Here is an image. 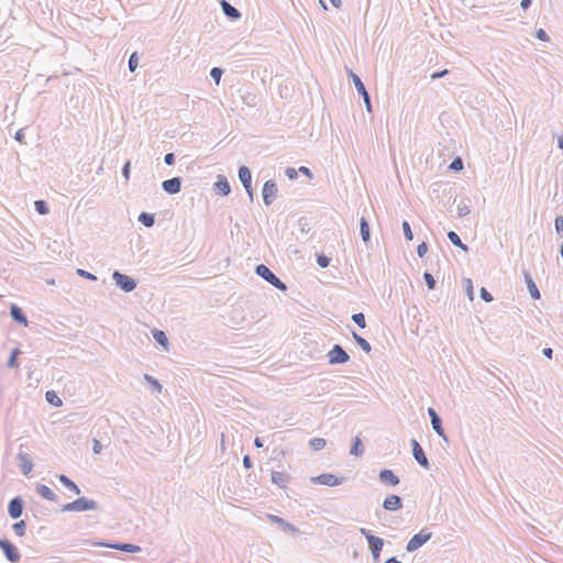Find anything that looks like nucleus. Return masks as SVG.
Returning a JSON list of instances; mask_svg holds the SVG:
<instances>
[{
    "label": "nucleus",
    "mask_w": 563,
    "mask_h": 563,
    "mask_svg": "<svg viewBox=\"0 0 563 563\" xmlns=\"http://www.w3.org/2000/svg\"><path fill=\"white\" fill-rule=\"evenodd\" d=\"M349 360L350 355L340 344H334L328 352V361L331 365L345 364Z\"/></svg>",
    "instance_id": "nucleus-5"
},
{
    "label": "nucleus",
    "mask_w": 563,
    "mask_h": 563,
    "mask_svg": "<svg viewBox=\"0 0 563 563\" xmlns=\"http://www.w3.org/2000/svg\"><path fill=\"white\" fill-rule=\"evenodd\" d=\"M363 443L361 438L357 435L355 437L350 453L354 456H361L363 454Z\"/></svg>",
    "instance_id": "nucleus-34"
},
{
    "label": "nucleus",
    "mask_w": 563,
    "mask_h": 563,
    "mask_svg": "<svg viewBox=\"0 0 563 563\" xmlns=\"http://www.w3.org/2000/svg\"><path fill=\"white\" fill-rule=\"evenodd\" d=\"M427 252H428V245L426 242H422L417 246V254L419 257H423Z\"/></svg>",
    "instance_id": "nucleus-54"
},
{
    "label": "nucleus",
    "mask_w": 563,
    "mask_h": 563,
    "mask_svg": "<svg viewBox=\"0 0 563 563\" xmlns=\"http://www.w3.org/2000/svg\"><path fill=\"white\" fill-rule=\"evenodd\" d=\"M432 538V533L428 529H422L408 541L406 550L413 552L426 544Z\"/></svg>",
    "instance_id": "nucleus-4"
},
{
    "label": "nucleus",
    "mask_w": 563,
    "mask_h": 563,
    "mask_svg": "<svg viewBox=\"0 0 563 563\" xmlns=\"http://www.w3.org/2000/svg\"><path fill=\"white\" fill-rule=\"evenodd\" d=\"M402 507V500L398 495H389L383 501V508L387 511H397Z\"/></svg>",
    "instance_id": "nucleus-18"
},
{
    "label": "nucleus",
    "mask_w": 563,
    "mask_h": 563,
    "mask_svg": "<svg viewBox=\"0 0 563 563\" xmlns=\"http://www.w3.org/2000/svg\"><path fill=\"white\" fill-rule=\"evenodd\" d=\"M401 227H402V231H404L406 240L407 241H412L413 233H412V230H411V227H410L409 222L404 220Z\"/></svg>",
    "instance_id": "nucleus-46"
},
{
    "label": "nucleus",
    "mask_w": 563,
    "mask_h": 563,
    "mask_svg": "<svg viewBox=\"0 0 563 563\" xmlns=\"http://www.w3.org/2000/svg\"><path fill=\"white\" fill-rule=\"evenodd\" d=\"M410 444L412 449V455L417 463L424 468H429V460L427 459L426 453L419 442L416 439H411Z\"/></svg>",
    "instance_id": "nucleus-12"
},
{
    "label": "nucleus",
    "mask_w": 563,
    "mask_h": 563,
    "mask_svg": "<svg viewBox=\"0 0 563 563\" xmlns=\"http://www.w3.org/2000/svg\"><path fill=\"white\" fill-rule=\"evenodd\" d=\"M327 444V441L323 438H313L309 441V448L312 451H320Z\"/></svg>",
    "instance_id": "nucleus-38"
},
{
    "label": "nucleus",
    "mask_w": 563,
    "mask_h": 563,
    "mask_svg": "<svg viewBox=\"0 0 563 563\" xmlns=\"http://www.w3.org/2000/svg\"><path fill=\"white\" fill-rule=\"evenodd\" d=\"M352 320L361 329L366 328V320H365L364 313L357 312V313L352 314Z\"/></svg>",
    "instance_id": "nucleus-43"
},
{
    "label": "nucleus",
    "mask_w": 563,
    "mask_h": 563,
    "mask_svg": "<svg viewBox=\"0 0 563 563\" xmlns=\"http://www.w3.org/2000/svg\"><path fill=\"white\" fill-rule=\"evenodd\" d=\"M152 333H153V338H154V340L156 341L157 344H159V345H162L164 347H167L169 342H168L167 335L165 334L164 331L158 330V329H154L152 331Z\"/></svg>",
    "instance_id": "nucleus-33"
},
{
    "label": "nucleus",
    "mask_w": 563,
    "mask_h": 563,
    "mask_svg": "<svg viewBox=\"0 0 563 563\" xmlns=\"http://www.w3.org/2000/svg\"><path fill=\"white\" fill-rule=\"evenodd\" d=\"M268 518L271 519L272 522H275V523L279 525L280 527H283L284 530L291 531V532L296 531V528L292 525H290L289 522H287L286 520H284L282 517H278L275 515H269Z\"/></svg>",
    "instance_id": "nucleus-31"
},
{
    "label": "nucleus",
    "mask_w": 563,
    "mask_h": 563,
    "mask_svg": "<svg viewBox=\"0 0 563 563\" xmlns=\"http://www.w3.org/2000/svg\"><path fill=\"white\" fill-rule=\"evenodd\" d=\"M271 481L279 488H286L290 481V475L285 472L274 471L272 472Z\"/></svg>",
    "instance_id": "nucleus-21"
},
{
    "label": "nucleus",
    "mask_w": 563,
    "mask_h": 563,
    "mask_svg": "<svg viewBox=\"0 0 563 563\" xmlns=\"http://www.w3.org/2000/svg\"><path fill=\"white\" fill-rule=\"evenodd\" d=\"M162 188L169 195L178 194L181 189V178L173 177L170 179H166L162 183Z\"/></svg>",
    "instance_id": "nucleus-15"
},
{
    "label": "nucleus",
    "mask_w": 563,
    "mask_h": 563,
    "mask_svg": "<svg viewBox=\"0 0 563 563\" xmlns=\"http://www.w3.org/2000/svg\"><path fill=\"white\" fill-rule=\"evenodd\" d=\"M542 354L547 357V358H552L553 356V350L551 347H544L542 350Z\"/></svg>",
    "instance_id": "nucleus-63"
},
{
    "label": "nucleus",
    "mask_w": 563,
    "mask_h": 563,
    "mask_svg": "<svg viewBox=\"0 0 563 563\" xmlns=\"http://www.w3.org/2000/svg\"><path fill=\"white\" fill-rule=\"evenodd\" d=\"M360 533L365 537L368 543V549L371 554L374 552H382L384 547V539L380 537L374 536L371 530L366 528H361Z\"/></svg>",
    "instance_id": "nucleus-6"
},
{
    "label": "nucleus",
    "mask_w": 563,
    "mask_h": 563,
    "mask_svg": "<svg viewBox=\"0 0 563 563\" xmlns=\"http://www.w3.org/2000/svg\"><path fill=\"white\" fill-rule=\"evenodd\" d=\"M243 465L245 468H251L252 467V460L250 457V455H244L243 456Z\"/></svg>",
    "instance_id": "nucleus-62"
},
{
    "label": "nucleus",
    "mask_w": 563,
    "mask_h": 563,
    "mask_svg": "<svg viewBox=\"0 0 563 563\" xmlns=\"http://www.w3.org/2000/svg\"><path fill=\"white\" fill-rule=\"evenodd\" d=\"M36 493L43 497L44 499H47L49 501H55L57 499L56 494L46 485L44 484H37L36 485Z\"/></svg>",
    "instance_id": "nucleus-23"
},
{
    "label": "nucleus",
    "mask_w": 563,
    "mask_h": 563,
    "mask_svg": "<svg viewBox=\"0 0 563 563\" xmlns=\"http://www.w3.org/2000/svg\"><path fill=\"white\" fill-rule=\"evenodd\" d=\"M536 37L543 42L550 41L548 33L543 29H539L536 31Z\"/></svg>",
    "instance_id": "nucleus-52"
},
{
    "label": "nucleus",
    "mask_w": 563,
    "mask_h": 563,
    "mask_svg": "<svg viewBox=\"0 0 563 563\" xmlns=\"http://www.w3.org/2000/svg\"><path fill=\"white\" fill-rule=\"evenodd\" d=\"M0 549L3 551V554L9 562L16 563L20 561L21 554L11 541L0 539Z\"/></svg>",
    "instance_id": "nucleus-9"
},
{
    "label": "nucleus",
    "mask_w": 563,
    "mask_h": 563,
    "mask_svg": "<svg viewBox=\"0 0 563 563\" xmlns=\"http://www.w3.org/2000/svg\"><path fill=\"white\" fill-rule=\"evenodd\" d=\"M220 7L228 19L235 21L241 18V12L227 0H220Z\"/></svg>",
    "instance_id": "nucleus-20"
},
{
    "label": "nucleus",
    "mask_w": 563,
    "mask_h": 563,
    "mask_svg": "<svg viewBox=\"0 0 563 563\" xmlns=\"http://www.w3.org/2000/svg\"><path fill=\"white\" fill-rule=\"evenodd\" d=\"M77 275L89 280H97V276L81 268L77 269Z\"/></svg>",
    "instance_id": "nucleus-51"
},
{
    "label": "nucleus",
    "mask_w": 563,
    "mask_h": 563,
    "mask_svg": "<svg viewBox=\"0 0 563 563\" xmlns=\"http://www.w3.org/2000/svg\"><path fill=\"white\" fill-rule=\"evenodd\" d=\"M449 73L448 69H444V70H440V71H435L431 75V78L432 79H437V78H442L444 77L446 74Z\"/></svg>",
    "instance_id": "nucleus-61"
},
{
    "label": "nucleus",
    "mask_w": 563,
    "mask_h": 563,
    "mask_svg": "<svg viewBox=\"0 0 563 563\" xmlns=\"http://www.w3.org/2000/svg\"><path fill=\"white\" fill-rule=\"evenodd\" d=\"M378 479L382 483L387 484L389 486H396L400 482L399 477L389 468L380 470L378 474Z\"/></svg>",
    "instance_id": "nucleus-16"
},
{
    "label": "nucleus",
    "mask_w": 563,
    "mask_h": 563,
    "mask_svg": "<svg viewBox=\"0 0 563 563\" xmlns=\"http://www.w3.org/2000/svg\"><path fill=\"white\" fill-rule=\"evenodd\" d=\"M58 481L70 492L75 493L76 495H80L81 490L79 486L70 479L68 476L64 474L57 475Z\"/></svg>",
    "instance_id": "nucleus-24"
},
{
    "label": "nucleus",
    "mask_w": 563,
    "mask_h": 563,
    "mask_svg": "<svg viewBox=\"0 0 563 563\" xmlns=\"http://www.w3.org/2000/svg\"><path fill=\"white\" fill-rule=\"evenodd\" d=\"M45 399L48 404H51L55 407H59L63 405L62 399L56 395V393L54 390L46 391Z\"/></svg>",
    "instance_id": "nucleus-36"
},
{
    "label": "nucleus",
    "mask_w": 563,
    "mask_h": 563,
    "mask_svg": "<svg viewBox=\"0 0 563 563\" xmlns=\"http://www.w3.org/2000/svg\"><path fill=\"white\" fill-rule=\"evenodd\" d=\"M479 296L485 302H490L494 300L492 294L485 287L481 288Z\"/></svg>",
    "instance_id": "nucleus-49"
},
{
    "label": "nucleus",
    "mask_w": 563,
    "mask_h": 563,
    "mask_svg": "<svg viewBox=\"0 0 563 563\" xmlns=\"http://www.w3.org/2000/svg\"><path fill=\"white\" fill-rule=\"evenodd\" d=\"M164 163L168 166H172L174 165L175 163V155L174 153H167L165 156H164Z\"/></svg>",
    "instance_id": "nucleus-58"
},
{
    "label": "nucleus",
    "mask_w": 563,
    "mask_h": 563,
    "mask_svg": "<svg viewBox=\"0 0 563 563\" xmlns=\"http://www.w3.org/2000/svg\"><path fill=\"white\" fill-rule=\"evenodd\" d=\"M470 203H471L470 198H463L460 201V203L457 205V216L460 218L470 214V212H471Z\"/></svg>",
    "instance_id": "nucleus-30"
},
{
    "label": "nucleus",
    "mask_w": 563,
    "mask_h": 563,
    "mask_svg": "<svg viewBox=\"0 0 563 563\" xmlns=\"http://www.w3.org/2000/svg\"><path fill=\"white\" fill-rule=\"evenodd\" d=\"M298 172H300V173H302V174L307 175V176H308V177H310V178L312 177V173H311V170H310L308 167H306V166H301V167L298 169Z\"/></svg>",
    "instance_id": "nucleus-64"
},
{
    "label": "nucleus",
    "mask_w": 563,
    "mask_h": 563,
    "mask_svg": "<svg viewBox=\"0 0 563 563\" xmlns=\"http://www.w3.org/2000/svg\"><path fill=\"white\" fill-rule=\"evenodd\" d=\"M555 230L559 234H563V216H559L555 219Z\"/></svg>",
    "instance_id": "nucleus-56"
},
{
    "label": "nucleus",
    "mask_w": 563,
    "mask_h": 563,
    "mask_svg": "<svg viewBox=\"0 0 563 563\" xmlns=\"http://www.w3.org/2000/svg\"><path fill=\"white\" fill-rule=\"evenodd\" d=\"M243 187H244L246 194L249 195L250 201L252 202L253 198H254V191H253L252 183L250 185H243Z\"/></svg>",
    "instance_id": "nucleus-59"
},
{
    "label": "nucleus",
    "mask_w": 563,
    "mask_h": 563,
    "mask_svg": "<svg viewBox=\"0 0 563 563\" xmlns=\"http://www.w3.org/2000/svg\"><path fill=\"white\" fill-rule=\"evenodd\" d=\"M14 140L20 143L24 142V130L23 129H20L15 132Z\"/></svg>",
    "instance_id": "nucleus-60"
},
{
    "label": "nucleus",
    "mask_w": 563,
    "mask_h": 563,
    "mask_svg": "<svg viewBox=\"0 0 563 563\" xmlns=\"http://www.w3.org/2000/svg\"><path fill=\"white\" fill-rule=\"evenodd\" d=\"M112 279L115 282V285L124 292H131L137 286V283L133 277L125 275L119 271H114L112 273Z\"/></svg>",
    "instance_id": "nucleus-3"
},
{
    "label": "nucleus",
    "mask_w": 563,
    "mask_h": 563,
    "mask_svg": "<svg viewBox=\"0 0 563 563\" xmlns=\"http://www.w3.org/2000/svg\"><path fill=\"white\" fill-rule=\"evenodd\" d=\"M428 415L430 417V420H431V426H432V429L433 431L443 439L444 442H449V439L444 432V429H443V426H442V419L441 417L438 415V412L435 411V409H433L432 407H429L428 408Z\"/></svg>",
    "instance_id": "nucleus-10"
},
{
    "label": "nucleus",
    "mask_w": 563,
    "mask_h": 563,
    "mask_svg": "<svg viewBox=\"0 0 563 563\" xmlns=\"http://www.w3.org/2000/svg\"><path fill=\"white\" fill-rule=\"evenodd\" d=\"M310 482L313 484L325 485V486H338L344 482V477H339L331 473H323L318 476H312Z\"/></svg>",
    "instance_id": "nucleus-7"
},
{
    "label": "nucleus",
    "mask_w": 563,
    "mask_h": 563,
    "mask_svg": "<svg viewBox=\"0 0 563 563\" xmlns=\"http://www.w3.org/2000/svg\"><path fill=\"white\" fill-rule=\"evenodd\" d=\"M214 189L220 196H228L231 192V186L228 178L223 175H218L217 181L214 183Z\"/></svg>",
    "instance_id": "nucleus-19"
},
{
    "label": "nucleus",
    "mask_w": 563,
    "mask_h": 563,
    "mask_svg": "<svg viewBox=\"0 0 563 563\" xmlns=\"http://www.w3.org/2000/svg\"><path fill=\"white\" fill-rule=\"evenodd\" d=\"M352 336L355 341V343L365 352L369 353L372 351L371 344L358 333L355 331H352Z\"/></svg>",
    "instance_id": "nucleus-29"
},
{
    "label": "nucleus",
    "mask_w": 563,
    "mask_h": 563,
    "mask_svg": "<svg viewBox=\"0 0 563 563\" xmlns=\"http://www.w3.org/2000/svg\"><path fill=\"white\" fill-rule=\"evenodd\" d=\"M450 169L459 172L463 169V162L460 157L454 158L450 164Z\"/></svg>",
    "instance_id": "nucleus-50"
},
{
    "label": "nucleus",
    "mask_w": 563,
    "mask_h": 563,
    "mask_svg": "<svg viewBox=\"0 0 563 563\" xmlns=\"http://www.w3.org/2000/svg\"><path fill=\"white\" fill-rule=\"evenodd\" d=\"M20 353H21V351L18 347H15L11 351L8 363H7L8 367L14 368V367L19 366L18 356L20 355Z\"/></svg>",
    "instance_id": "nucleus-39"
},
{
    "label": "nucleus",
    "mask_w": 563,
    "mask_h": 563,
    "mask_svg": "<svg viewBox=\"0 0 563 563\" xmlns=\"http://www.w3.org/2000/svg\"><path fill=\"white\" fill-rule=\"evenodd\" d=\"M139 222H141L146 228H151L155 223V216L153 213L143 211L139 216Z\"/></svg>",
    "instance_id": "nucleus-32"
},
{
    "label": "nucleus",
    "mask_w": 563,
    "mask_h": 563,
    "mask_svg": "<svg viewBox=\"0 0 563 563\" xmlns=\"http://www.w3.org/2000/svg\"><path fill=\"white\" fill-rule=\"evenodd\" d=\"M360 233L364 243H368L371 240V229L367 220L362 217L360 220Z\"/></svg>",
    "instance_id": "nucleus-26"
},
{
    "label": "nucleus",
    "mask_w": 563,
    "mask_h": 563,
    "mask_svg": "<svg viewBox=\"0 0 563 563\" xmlns=\"http://www.w3.org/2000/svg\"><path fill=\"white\" fill-rule=\"evenodd\" d=\"M131 173V162L126 161L122 167V176L128 180Z\"/></svg>",
    "instance_id": "nucleus-53"
},
{
    "label": "nucleus",
    "mask_w": 563,
    "mask_h": 563,
    "mask_svg": "<svg viewBox=\"0 0 563 563\" xmlns=\"http://www.w3.org/2000/svg\"><path fill=\"white\" fill-rule=\"evenodd\" d=\"M448 239L450 240V242L456 246V247H460L461 250H463L464 252H467L468 251V246L466 244H464L461 240V238L459 236V234L454 231H449L448 232Z\"/></svg>",
    "instance_id": "nucleus-28"
},
{
    "label": "nucleus",
    "mask_w": 563,
    "mask_h": 563,
    "mask_svg": "<svg viewBox=\"0 0 563 563\" xmlns=\"http://www.w3.org/2000/svg\"><path fill=\"white\" fill-rule=\"evenodd\" d=\"M99 509V505L97 501L92 499H88L86 497H79L74 501L67 503L62 507L63 512L70 511H88V510H97Z\"/></svg>",
    "instance_id": "nucleus-1"
},
{
    "label": "nucleus",
    "mask_w": 563,
    "mask_h": 563,
    "mask_svg": "<svg viewBox=\"0 0 563 563\" xmlns=\"http://www.w3.org/2000/svg\"><path fill=\"white\" fill-rule=\"evenodd\" d=\"M144 380L151 386L152 390L156 393L162 391V384L155 377L144 374Z\"/></svg>",
    "instance_id": "nucleus-37"
},
{
    "label": "nucleus",
    "mask_w": 563,
    "mask_h": 563,
    "mask_svg": "<svg viewBox=\"0 0 563 563\" xmlns=\"http://www.w3.org/2000/svg\"><path fill=\"white\" fill-rule=\"evenodd\" d=\"M35 210L38 214L45 216L49 212V208L44 200H36L34 202Z\"/></svg>",
    "instance_id": "nucleus-41"
},
{
    "label": "nucleus",
    "mask_w": 563,
    "mask_h": 563,
    "mask_svg": "<svg viewBox=\"0 0 563 563\" xmlns=\"http://www.w3.org/2000/svg\"><path fill=\"white\" fill-rule=\"evenodd\" d=\"M24 501L21 496L13 497L8 505V514L12 519H19L23 514Z\"/></svg>",
    "instance_id": "nucleus-13"
},
{
    "label": "nucleus",
    "mask_w": 563,
    "mask_h": 563,
    "mask_svg": "<svg viewBox=\"0 0 563 563\" xmlns=\"http://www.w3.org/2000/svg\"><path fill=\"white\" fill-rule=\"evenodd\" d=\"M238 175L242 185H250L252 183V173L247 166H241Z\"/></svg>",
    "instance_id": "nucleus-27"
},
{
    "label": "nucleus",
    "mask_w": 563,
    "mask_h": 563,
    "mask_svg": "<svg viewBox=\"0 0 563 563\" xmlns=\"http://www.w3.org/2000/svg\"><path fill=\"white\" fill-rule=\"evenodd\" d=\"M464 291L467 298L473 301L474 300V287L471 278H463L462 280Z\"/></svg>",
    "instance_id": "nucleus-35"
},
{
    "label": "nucleus",
    "mask_w": 563,
    "mask_h": 563,
    "mask_svg": "<svg viewBox=\"0 0 563 563\" xmlns=\"http://www.w3.org/2000/svg\"><path fill=\"white\" fill-rule=\"evenodd\" d=\"M423 279H424L426 284H427L428 289L431 290V289L435 288L437 282H435V279H434V277H433V275L431 273L424 272Z\"/></svg>",
    "instance_id": "nucleus-45"
},
{
    "label": "nucleus",
    "mask_w": 563,
    "mask_h": 563,
    "mask_svg": "<svg viewBox=\"0 0 563 563\" xmlns=\"http://www.w3.org/2000/svg\"><path fill=\"white\" fill-rule=\"evenodd\" d=\"M139 65L137 54L134 52L130 55L128 66L131 73H134Z\"/></svg>",
    "instance_id": "nucleus-44"
},
{
    "label": "nucleus",
    "mask_w": 563,
    "mask_h": 563,
    "mask_svg": "<svg viewBox=\"0 0 563 563\" xmlns=\"http://www.w3.org/2000/svg\"><path fill=\"white\" fill-rule=\"evenodd\" d=\"M330 257L323 253L317 255V263L321 268L328 267L330 265Z\"/></svg>",
    "instance_id": "nucleus-48"
},
{
    "label": "nucleus",
    "mask_w": 563,
    "mask_h": 563,
    "mask_svg": "<svg viewBox=\"0 0 563 563\" xmlns=\"http://www.w3.org/2000/svg\"><path fill=\"white\" fill-rule=\"evenodd\" d=\"M525 280H526L530 296L533 299H540V291H539L536 283L533 282L531 275L528 272H525Z\"/></svg>",
    "instance_id": "nucleus-25"
},
{
    "label": "nucleus",
    "mask_w": 563,
    "mask_h": 563,
    "mask_svg": "<svg viewBox=\"0 0 563 563\" xmlns=\"http://www.w3.org/2000/svg\"><path fill=\"white\" fill-rule=\"evenodd\" d=\"M19 466L23 475H29L33 470V463L27 453L20 451L16 455Z\"/></svg>",
    "instance_id": "nucleus-17"
},
{
    "label": "nucleus",
    "mask_w": 563,
    "mask_h": 563,
    "mask_svg": "<svg viewBox=\"0 0 563 563\" xmlns=\"http://www.w3.org/2000/svg\"><path fill=\"white\" fill-rule=\"evenodd\" d=\"M243 103L249 107H255L257 103V96L253 92H246L242 96Z\"/></svg>",
    "instance_id": "nucleus-42"
},
{
    "label": "nucleus",
    "mask_w": 563,
    "mask_h": 563,
    "mask_svg": "<svg viewBox=\"0 0 563 563\" xmlns=\"http://www.w3.org/2000/svg\"><path fill=\"white\" fill-rule=\"evenodd\" d=\"M285 175H286L289 179L294 180V179H296V178H297V176H298V170H297V169H295L294 167H287V168H286V170H285Z\"/></svg>",
    "instance_id": "nucleus-55"
},
{
    "label": "nucleus",
    "mask_w": 563,
    "mask_h": 563,
    "mask_svg": "<svg viewBox=\"0 0 563 563\" xmlns=\"http://www.w3.org/2000/svg\"><path fill=\"white\" fill-rule=\"evenodd\" d=\"M222 75H223V69L220 67H213L210 70V77L214 80V82L217 85L220 82Z\"/></svg>",
    "instance_id": "nucleus-47"
},
{
    "label": "nucleus",
    "mask_w": 563,
    "mask_h": 563,
    "mask_svg": "<svg viewBox=\"0 0 563 563\" xmlns=\"http://www.w3.org/2000/svg\"><path fill=\"white\" fill-rule=\"evenodd\" d=\"M98 545L119 550L126 553H137L141 551V548L136 544L132 543H124V542H115V543H107V542H100L97 543Z\"/></svg>",
    "instance_id": "nucleus-14"
},
{
    "label": "nucleus",
    "mask_w": 563,
    "mask_h": 563,
    "mask_svg": "<svg viewBox=\"0 0 563 563\" xmlns=\"http://www.w3.org/2000/svg\"><path fill=\"white\" fill-rule=\"evenodd\" d=\"M350 77H351L358 95L363 98L367 112L371 113L372 112L371 97L365 88V85L363 84L361 78L356 74H354L352 70H350Z\"/></svg>",
    "instance_id": "nucleus-8"
},
{
    "label": "nucleus",
    "mask_w": 563,
    "mask_h": 563,
    "mask_svg": "<svg viewBox=\"0 0 563 563\" xmlns=\"http://www.w3.org/2000/svg\"><path fill=\"white\" fill-rule=\"evenodd\" d=\"M102 451V444L99 440L97 439H93V443H92V452L95 454H100Z\"/></svg>",
    "instance_id": "nucleus-57"
},
{
    "label": "nucleus",
    "mask_w": 563,
    "mask_h": 563,
    "mask_svg": "<svg viewBox=\"0 0 563 563\" xmlns=\"http://www.w3.org/2000/svg\"><path fill=\"white\" fill-rule=\"evenodd\" d=\"M12 529L16 536L23 537L26 532V522L24 520H20L13 523Z\"/></svg>",
    "instance_id": "nucleus-40"
},
{
    "label": "nucleus",
    "mask_w": 563,
    "mask_h": 563,
    "mask_svg": "<svg viewBox=\"0 0 563 563\" xmlns=\"http://www.w3.org/2000/svg\"><path fill=\"white\" fill-rule=\"evenodd\" d=\"M10 316L13 321L18 322L19 324L27 325V318L23 310L18 307L16 305H11L10 307Z\"/></svg>",
    "instance_id": "nucleus-22"
},
{
    "label": "nucleus",
    "mask_w": 563,
    "mask_h": 563,
    "mask_svg": "<svg viewBox=\"0 0 563 563\" xmlns=\"http://www.w3.org/2000/svg\"><path fill=\"white\" fill-rule=\"evenodd\" d=\"M277 191H278L277 185L273 179L265 181V184L263 186V190H262L263 201H264L265 206H271L273 203V201L277 197Z\"/></svg>",
    "instance_id": "nucleus-11"
},
{
    "label": "nucleus",
    "mask_w": 563,
    "mask_h": 563,
    "mask_svg": "<svg viewBox=\"0 0 563 563\" xmlns=\"http://www.w3.org/2000/svg\"><path fill=\"white\" fill-rule=\"evenodd\" d=\"M255 274L263 278L265 282L274 286L276 289L286 291L287 286L286 284L280 280L279 277H277L271 269L264 264H258L255 266Z\"/></svg>",
    "instance_id": "nucleus-2"
}]
</instances>
